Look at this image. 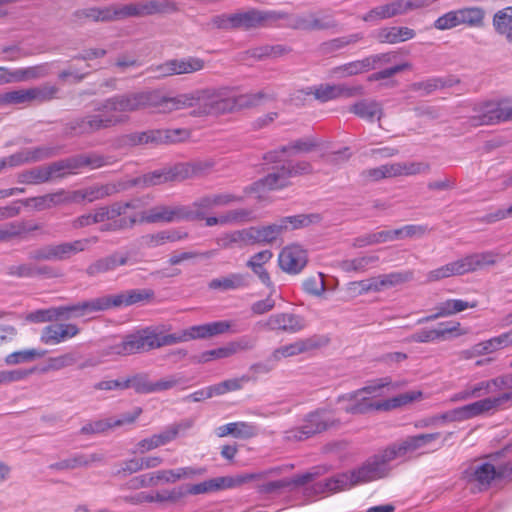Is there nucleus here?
<instances>
[{"label":"nucleus","mask_w":512,"mask_h":512,"mask_svg":"<svg viewBox=\"0 0 512 512\" xmlns=\"http://www.w3.org/2000/svg\"><path fill=\"white\" fill-rule=\"evenodd\" d=\"M138 109L155 108L159 113H171L185 108H194L193 116L202 117L219 115L244 108H252L264 101L271 100L272 94L264 91L257 93L231 95L228 88H208L191 94H181L175 97H163L156 91L137 92Z\"/></svg>","instance_id":"1"},{"label":"nucleus","mask_w":512,"mask_h":512,"mask_svg":"<svg viewBox=\"0 0 512 512\" xmlns=\"http://www.w3.org/2000/svg\"><path fill=\"white\" fill-rule=\"evenodd\" d=\"M141 97L137 92L114 95L93 102L94 114L70 121L66 126V134L70 136L91 134L108 129L128 121L127 113L138 111Z\"/></svg>","instance_id":"2"},{"label":"nucleus","mask_w":512,"mask_h":512,"mask_svg":"<svg viewBox=\"0 0 512 512\" xmlns=\"http://www.w3.org/2000/svg\"><path fill=\"white\" fill-rule=\"evenodd\" d=\"M394 459H396V447H389L352 471L339 473L315 483L313 491L316 494H333L377 480L387 475L389 462Z\"/></svg>","instance_id":"3"},{"label":"nucleus","mask_w":512,"mask_h":512,"mask_svg":"<svg viewBox=\"0 0 512 512\" xmlns=\"http://www.w3.org/2000/svg\"><path fill=\"white\" fill-rule=\"evenodd\" d=\"M392 385L389 378L378 379L357 391L341 395L338 397L340 409L349 414H366L371 411L390 410L411 403L421 398L420 391H410L400 394L392 399L374 402L369 396L376 393L379 389Z\"/></svg>","instance_id":"4"},{"label":"nucleus","mask_w":512,"mask_h":512,"mask_svg":"<svg viewBox=\"0 0 512 512\" xmlns=\"http://www.w3.org/2000/svg\"><path fill=\"white\" fill-rule=\"evenodd\" d=\"M487 459L465 470V478L479 492L487 490L496 479L512 480V445L490 454Z\"/></svg>","instance_id":"5"},{"label":"nucleus","mask_w":512,"mask_h":512,"mask_svg":"<svg viewBox=\"0 0 512 512\" xmlns=\"http://www.w3.org/2000/svg\"><path fill=\"white\" fill-rule=\"evenodd\" d=\"M178 339L176 333L164 334L158 327H147L125 337L113 347V352L118 355H131L177 344Z\"/></svg>","instance_id":"6"},{"label":"nucleus","mask_w":512,"mask_h":512,"mask_svg":"<svg viewBox=\"0 0 512 512\" xmlns=\"http://www.w3.org/2000/svg\"><path fill=\"white\" fill-rule=\"evenodd\" d=\"M497 255L498 254L493 251L466 255L461 259L429 271L427 274V281L435 282L451 276H460L471 273L483 269L486 266H492L497 262Z\"/></svg>","instance_id":"7"},{"label":"nucleus","mask_w":512,"mask_h":512,"mask_svg":"<svg viewBox=\"0 0 512 512\" xmlns=\"http://www.w3.org/2000/svg\"><path fill=\"white\" fill-rule=\"evenodd\" d=\"M97 237L62 242L58 244H47L29 252L28 257L33 261H65L73 255L86 250L91 243H96Z\"/></svg>","instance_id":"8"},{"label":"nucleus","mask_w":512,"mask_h":512,"mask_svg":"<svg viewBox=\"0 0 512 512\" xmlns=\"http://www.w3.org/2000/svg\"><path fill=\"white\" fill-rule=\"evenodd\" d=\"M241 200V196L226 192L203 195L190 205H185L186 221L202 220L214 209L229 206Z\"/></svg>","instance_id":"9"},{"label":"nucleus","mask_w":512,"mask_h":512,"mask_svg":"<svg viewBox=\"0 0 512 512\" xmlns=\"http://www.w3.org/2000/svg\"><path fill=\"white\" fill-rule=\"evenodd\" d=\"M311 172L312 166L309 162L300 161L293 163L292 161H286L261 179L258 185L267 190L282 189L290 184L292 177L309 174Z\"/></svg>","instance_id":"10"},{"label":"nucleus","mask_w":512,"mask_h":512,"mask_svg":"<svg viewBox=\"0 0 512 512\" xmlns=\"http://www.w3.org/2000/svg\"><path fill=\"white\" fill-rule=\"evenodd\" d=\"M263 473H243L235 476L216 477L201 483L191 484L185 491L191 495L207 494L223 489L239 487L245 483L263 478Z\"/></svg>","instance_id":"11"},{"label":"nucleus","mask_w":512,"mask_h":512,"mask_svg":"<svg viewBox=\"0 0 512 512\" xmlns=\"http://www.w3.org/2000/svg\"><path fill=\"white\" fill-rule=\"evenodd\" d=\"M189 166L175 165L170 168L154 170L144 175L135 177L127 182L128 187L147 188L170 181H182L189 178Z\"/></svg>","instance_id":"12"},{"label":"nucleus","mask_w":512,"mask_h":512,"mask_svg":"<svg viewBox=\"0 0 512 512\" xmlns=\"http://www.w3.org/2000/svg\"><path fill=\"white\" fill-rule=\"evenodd\" d=\"M334 420L325 410H319L307 415L301 427L293 428L285 432L287 440L302 441L311 436L321 433L331 427Z\"/></svg>","instance_id":"13"},{"label":"nucleus","mask_w":512,"mask_h":512,"mask_svg":"<svg viewBox=\"0 0 512 512\" xmlns=\"http://www.w3.org/2000/svg\"><path fill=\"white\" fill-rule=\"evenodd\" d=\"M203 68V60L189 57L186 59L169 60L158 65H151L146 69V72L152 73L154 78H164L172 75L194 73Z\"/></svg>","instance_id":"14"},{"label":"nucleus","mask_w":512,"mask_h":512,"mask_svg":"<svg viewBox=\"0 0 512 512\" xmlns=\"http://www.w3.org/2000/svg\"><path fill=\"white\" fill-rule=\"evenodd\" d=\"M187 136L184 129H158L130 134L128 140L132 145H160L176 143Z\"/></svg>","instance_id":"15"},{"label":"nucleus","mask_w":512,"mask_h":512,"mask_svg":"<svg viewBox=\"0 0 512 512\" xmlns=\"http://www.w3.org/2000/svg\"><path fill=\"white\" fill-rule=\"evenodd\" d=\"M256 325L267 331H282L289 334L298 333L306 326L304 318L293 313L272 314L267 319L258 321Z\"/></svg>","instance_id":"16"},{"label":"nucleus","mask_w":512,"mask_h":512,"mask_svg":"<svg viewBox=\"0 0 512 512\" xmlns=\"http://www.w3.org/2000/svg\"><path fill=\"white\" fill-rule=\"evenodd\" d=\"M460 323L455 321L441 322L434 329L422 328L415 333L411 334L407 340L416 343H429L439 340H445L448 334L456 333L462 335L465 332H460Z\"/></svg>","instance_id":"17"},{"label":"nucleus","mask_w":512,"mask_h":512,"mask_svg":"<svg viewBox=\"0 0 512 512\" xmlns=\"http://www.w3.org/2000/svg\"><path fill=\"white\" fill-rule=\"evenodd\" d=\"M103 311L105 306L102 296L60 306L61 321L87 317Z\"/></svg>","instance_id":"18"},{"label":"nucleus","mask_w":512,"mask_h":512,"mask_svg":"<svg viewBox=\"0 0 512 512\" xmlns=\"http://www.w3.org/2000/svg\"><path fill=\"white\" fill-rule=\"evenodd\" d=\"M80 333L78 325L58 322L45 326L40 334V341L45 345H58L76 337Z\"/></svg>","instance_id":"19"},{"label":"nucleus","mask_w":512,"mask_h":512,"mask_svg":"<svg viewBox=\"0 0 512 512\" xmlns=\"http://www.w3.org/2000/svg\"><path fill=\"white\" fill-rule=\"evenodd\" d=\"M142 220L147 223H173L186 221L185 205H157L142 215Z\"/></svg>","instance_id":"20"},{"label":"nucleus","mask_w":512,"mask_h":512,"mask_svg":"<svg viewBox=\"0 0 512 512\" xmlns=\"http://www.w3.org/2000/svg\"><path fill=\"white\" fill-rule=\"evenodd\" d=\"M55 155V149L49 146L24 148L12 155L2 158L6 167H18L24 164L35 163Z\"/></svg>","instance_id":"21"},{"label":"nucleus","mask_w":512,"mask_h":512,"mask_svg":"<svg viewBox=\"0 0 512 512\" xmlns=\"http://www.w3.org/2000/svg\"><path fill=\"white\" fill-rule=\"evenodd\" d=\"M506 120H512V107H501L498 103L489 102L482 105L478 113L471 117V124L492 125Z\"/></svg>","instance_id":"22"},{"label":"nucleus","mask_w":512,"mask_h":512,"mask_svg":"<svg viewBox=\"0 0 512 512\" xmlns=\"http://www.w3.org/2000/svg\"><path fill=\"white\" fill-rule=\"evenodd\" d=\"M325 340L319 336H312L304 339H298L293 343L283 345L275 349L271 354V359L280 361L282 358L297 356L317 349L325 344Z\"/></svg>","instance_id":"23"},{"label":"nucleus","mask_w":512,"mask_h":512,"mask_svg":"<svg viewBox=\"0 0 512 512\" xmlns=\"http://www.w3.org/2000/svg\"><path fill=\"white\" fill-rule=\"evenodd\" d=\"M154 292L150 289H130L114 295H105L103 297L105 311L111 308L131 306L150 300Z\"/></svg>","instance_id":"24"},{"label":"nucleus","mask_w":512,"mask_h":512,"mask_svg":"<svg viewBox=\"0 0 512 512\" xmlns=\"http://www.w3.org/2000/svg\"><path fill=\"white\" fill-rule=\"evenodd\" d=\"M494 390L500 392L497 396L485 398L491 411L506 409L512 406V373L494 378Z\"/></svg>","instance_id":"25"},{"label":"nucleus","mask_w":512,"mask_h":512,"mask_svg":"<svg viewBox=\"0 0 512 512\" xmlns=\"http://www.w3.org/2000/svg\"><path fill=\"white\" fill-rule=\"evenodd\" d=\"M278 263L284 272L298 274L307 264V253L299 245L287 246L281 250Z\"/></svg>","instance_id":"26"},{"label":"nucleus","mask_w":512,"mask_h":512,"mask_svg":"<svg viewBox=\"0 0 512 512\" xmlns=\"http://www.w3.org/2000/svg\"><path fill=\"white\" fill-rule=\"evenodd\" d=\"M170 5L171 3H164L155 0H151L145 3L127 4L123 6L114 5V15L116 20H121L128 17H140L162 12L166 7Z\"/></svg>","instance_id":"27"},{"label":"nucleus","mask_w":512,"mask_h":512,"mask_svg":"<svg viewBox=\"0 0 512 512\" xmlns=\"http://www.w3.org/2000/svg\"><path fill=\"white\" fill-rule=\"evenodd\" d=\"M363 87L348 86L345 84H325L315 88L314 96L321 102H328L338 98H351L363 95Z\"/></svg>","instance_id":"28"},{"label":"nucleus","mask_w":512,"mask_h":512,"mask_svg":"<svg viewBox=\"0 0 512 512\" xmlns=\"http://www.w3.org/2000/svg\"><path fill=\"white\" fill-rule=\"evenodd\" d=\"M135 261H131L128 254L121 252H114L108 256L102 257L91 263L86 268V274L90 277H95L99 274L112 272L119 266L127 264H134Z\"/></svg>","instance_id":"29"},{"label":"nucleus","mask_w":512,"mask_h":512,"mask_svg":"<svg viewBox=\"0 0 512 512\" xmlns=\"http://www.w3.org/2000/svg\"><path fill=\"white\" fill-rule=\"evenodd\" d=\"M0 71L7 72L8 76L2 75L0 80L3 82H23L29 80L41 79L49 75L50 63H42L35 66L17 68L9 70L7 68H0Z\"/></svg>","instance_id":"30"},{"label":"nucleus","mask_w":512,"mask_h":512,"mask_svg":"<svg viewBox=\"0 0 512 512\" xmlns=\"http://www.w3.org/2000/svg\"><path fill=\"white\" fill-rule=\"evenodd\" d=\"M182 427V424H173L157 434H153L148 438L140 440L136 444L135 452L143 454L172 442L176 439Z\"/></svg>","instance_id":"31"},{"label":"nucleus","mask_w":512,"mask_h":512,"mask_svg":"<svg viewBox=\"0 0 512 512\" xmlns=\"http://www.w3.org/2000/svg\"><path fill=\"white\" fill-rule=\"evenodd\" d=\"M321 474L320 469L317 468L313 472H307L304 474L296 475L291 479H281L276 481H271L268 483H264L258 486V492L261 494H272L276 493L279 490L289 487V486H301L305 485L311 481H313L316 477Z\"/></svg>","instance_id":"32"},{"label":"nucleus","mask_w":512,"mask_h":512,"mask_svg":"<svg viewBox=\"0 0 512 512\" xmlns=\"http://www.w3.org/2000/svg\"><path fill=\"white\" fill-rule=\"evenodd\" d=\"M104 456L98 453L84 454L75 453L70 457L51 464L49 467L52 470H72L76 468H87L92 466L94 463H102Z\"/></svg>","instance_id":"33"},{"label":"nucleus","mask_w":512,"mask_h":512,"mask_svg":"<svg viewBox=\"0 0 512 512\" xmlns=\"http://www.w3.org/2000/svg\"><path fill=\"white\" fill-rule=\"evenodd\" d=\"M317 146V142L312 138H303L295 140L286 146H282L278 150L267 153L265 159L267 161L278 162L282 160V155H294L298 153H307Z\"/></svg>","instance_id":"34"},{"label":"nucleus","mask_w":512,"mask_h":512,"mask_svg":"<svg viewBox=\"0 0 512 512\" xmlns=\"http://www.w3.org/2000/svg\"><path fill=\"white\" fill-rule=\"evenodd\" d=\"M117 191L114 184L91 186L70 192L71 203H79L81 201L93 202L113 195Z\"/></svg>","instance_id":"35"},{"label":"nucleus","mask_w":512,"mask_h":512,"mask_svg":"<svg viewBox=\"0 0 512 512\" xmlns=\"http://www.w3.org/2000/svg\"><path fill=\"white\" fill-rule=\"evenodd\" d=\"M440 436L441 434L439 432L409 436L401 443L393 445L392 447H396L397 458L405 455L407 452H412L430 445L432 442L438 440Z\"/></svg>","instance_id":"36"},{"label":"nucleus","mask_w":512,"mask_h":512,"mask_svg":"<svg viewBox=\"0 0 512 512\" xmlns=\"http://www.w3.org/2000/svg\"><path fill=\"white\" fill-rule=\"evenodd\" d=\"M251 243L253 245H267L275 242L281 234L282 226L277 224V221L262 226L248 227Z\"/></svg>","instance_id":"37"},{"label":"nucleus","mask_w":512,"mask_h":512,"mask_svg":"<svg viewBox=\"0 0 512 512\" xmlns=\"http://www.w3.org/2000/svg\"><path fill=\"white\" fill-rule=\"evenodd\" d=\"M403 14H405V12L402 0H395L393 2L374 7L362 16V20L365 22L374 23Z\"/></svg>","instance_id":"38"},{"label":"nucleus","mask_w":512,"mask_h":512,"mask_svg":"<svg viewBox=\"0 0 512 512\" xmlns=\"http://www.w3.org/2000/svg\"><path fill=\"white\" fill-rule=\"evenodd\" d=\"M249 285V276L243 273H230L226 276L214 278L208 283L211 290L230 291L245 288Z\"/></svg>","instance_id":"39"},{"label":"nucleus","mask_w":512,"mask_h":512,"mask_svg":"<svg viewBox=\"0 0 512 512\" xmlns=\"http://www.w3.org/2000/svg\"><path fill=\"white\" fill-rule=\"evenodd\" d=\"M449 411L452 422L465 421L484 413L491 412L485 398Z\"/></svg>","instance_id":"40"},{"label":"nucleus","mask_w":512,"mask_h":512,"mask_svg":"<svg viewBox=\"0 0 512 512\" xmlns=\"http://www.w3.org/2000/svg\"><path fill=\"white\" fill-rule=\"evenodd\" d=\"M476 306L477 301L468 302L462 299H448L438 306V312L436 314L420 319L419 323L434 320L443 316H450L468 308H475Z\"/></svg>","instance_id":"41"},{"label":"nucleus","mask_w":512,"mask_h":512,"mask_svg":"<svg viewBox=\"0 0 512 512\" xmlns=\"http://www.w3.org/2000/svg\"><path fill=\"white\" fill-rule=\"evenodd\" d=\"M217 244L223 249L252 246L248 227L223 234L217 239Z\"/></svg>","instance_id":"42"},{"label":"nucleus","mask_w":512,"mask_h":512,"mask_svg":"<svg viewBox=\"0 0 512 512\" xmlns=\"http://www.w3.org/2000/svg\"><path fill=\"white\" fill-rule=\"evenodd\" d=\"M7 273L19 278H32L36 276H51L52 268L49 266H38L33 263H23L11 265L7 268Z\"/></svg>","instance_id":"43"},{"label":"nucleus","mask_w":512,"mask_h":512,"mask_svg":"<svg viewBox=\"0 0 512 512\" xmlns=\"http://www.w3.org/2000/svg\"><path fill=\"white\" fill-rule=\"evenodd\" d=\"M34 207L37 210H46L56 206L71 203L70 192L59 190L54 193L32 198Z\"/></svg>","instance_id":"44"},{"label":"nucleus","mask_w":512,"mask_h":512,"mask_svg":"<svg viewBox=\"0 0 512 512\" xmlns=\"http://www.w3.org/2000/svg\"><path fill=\"white\" fill-rule=\"evenodd\" d=\"M216 434L219 437L232 435L236 438H250L256 434V428L247 422H231L219 426Z\"/></svg>","instance_id":"45"},{"label":"nucleus","mask_w":512,"mask_h":512,"mask_svg":"<svg viewBox=\"0 0 512 512\" xmlns=\"http://www.w3.org/2000/svg\"><path fill=\"white\" fill-rule=\"evenodd\" d=\"M493 27L498 34L512 43V6L505 7L494 14Z\"/></svg>","instance_id":"46"},{"label":"nucleus","mask_w":512,"mask_h":512,"mask_svg":"<svg viewBox=\"0 0 512 512\" xmlns=\"http://www.w3.org/2000/svg\"><path fill=\"white\" fill-rule=\"evenodd\" d=\"M350 112L360 118L373 121L375 118H381V105L374 100H361L350 107Z\"/></svg>","instance_id":"47"},{"label":"nucleus","mask_w":512,"mask_h":512,"mask_svg":"<svg viewBox=\"0 0 512 512\" xmlns=\"http://www.w3.org/2000/svg\"><path fill=\"white\" fill-rule=\"evenodd\" d=\"M379 260L377 255H365L353 259H346L340 262L339 267L342 271L351 273L365 272L370 266L376 264Z\"/></svg>","instance_id":"48"},{"label":"nucleus","mask_w":512,"mask_h":512,"mask_svg":"<svg viewBox=\"0 0 512 512\" xmlns=\"http://www.w3.org/2000/svg\"><path fill=\"white\" fill-rule=\"evenodd\" d=\"M73 160L76 169L79 170L83 167H89L91 169L101 168L103 166L111 164L112 157L104 156L98 153L79 154L73 156Z\"/></svg>","instance_id":"49"},{"label":"nucleus","mask_w":512,"mask_h":512,"mask_svg":"<svg viewBox=\"0 0 512 512\" xmlns=\"http://www.w3.org/2000/svg\"><path fill=\"white\" fill-rule=\"evenodd\" d=\"M27 90L29 103H45L55 99L59 93V88L49 83L27 88Z\"/></svg>","instance_id":"50"},{"label":"nucleus","mask_w":512,"mask_h":512,"mask_svg":"<svg viewBox=\"0 0 512 512\" xmlns=\"http://www.w3.org/2000/svg\"><path fill=\"white\" fill-rule=\"evenodd\" d=\"M136 206L132 202H116L111 206H103L95 210L96 220L99 223L113 220L126 212L128 208H135Z\"/></svg>","instance_id":"51"},{"label":"nucleus","mask_w":512,"mask_h":512,"mask_svg":"<svg viewBox=\"0 0 512 512\" xmlns=\"http://www.w3.org/2000/svg\"><path fill=\"white\" fill-rule=\"evenodd\" d=\"M49 181L63 178L77 171L73 156L46 165Z\"/></svg>","instance_id":"52"},{"label":"nucleus","mask_w":512,"mask_h":512,"mask_svg":"<svg viewBox=\"0 0 512 512\" xmlns=\"http://www.w3.org/2000/svg\"><path fill=\"white\" fill-rule=\"evenodd\" d=\"M369 71V61L366 58L352 61L333 68L332 73L338 78L350 77Z\"/></svg>","instance_id":"53"},{"label":"nucleus","mask_w":512,"mask_h":512,"mask_svg":"<svg viewBox=\"0 0 512 512\" xmlns=\"http://www.w3.org/2000/svg\"><path fill=\"white\" fill-rule=\"evenodd\" d=\"M381 291L399 286L413 278L412 271H394L378 276Z\"/></svg>","instance_id":"54"},{"label":"nucleus","mask_w":512,"mask_h":512,"mask_svg":"<svg viewBox=\"0 0 512 512\" xmlns=\"http://www.w3.org/2000/svg\"><path fill=\"white\" fill-rule=\"evenodd\" d=\"M45 353V351L35 348L14 351L5 357V363L8 365L28 363L36 359L42 358L45 355Z\"/></svg>","instance_id":"55"},{"label":"nucleus","mask_w":512,"mask_h":512,"mask_svg":"<svg viewBox=\"0 0 512 512\" xmlns=\"http://www.w3.org/2000/svg\"><path fill=\"white\" fill-rule=\"evenodd\" d=\"M79 360V354L75 351H69L64 354L50 357L47 360V366L44 370L58 371L66 367L75 365Z\"/></svg>","instance_id":"56"},{"label":"nucleus","mask_w":512,"mask_h":512,"mask_svg":"<svg viewBox=\"0 0 512 512\" xmlns=\"http://www.w3.org/2000/svg\"><path fill=\"white\" fill-rule=\"evenodd\" d=\"M395 174L397 176H410L425 174L430 170V165L426 162H398L394 163Z\"/></svg>","instance_id":"57"},{"label":"nucleus","mask_w":512,"mask_h":512,"mask_svg":"<svg viewBox=\"0 0 512 512\" xmlns=\"http://www.w3.org/2000/svg\"><path fill=\"white\" fill-rule=\"evenodd\" d=\"M27 320L33 323L61 321L60 306L35 310L27 315Z\"/></svg>","instance_id":"58"},{"label":"nucleus","mask_w":512,"mask_h":512,"mask_svg":"<svg viewBox=\"0 0 512 512\" xmlns=\"http://www.w3.org/2000/svg\"><path fill=\"white\" fill-rule=\"evenodd\" d=\"M313 14L314 13L289 14L287 22L282 23L279 26L295 30L312 31Z\"/></svg>","instance_id":"59"},{"label":"nucleus","mask_w":512,"mask_h":512,"mask_svg":"<svg viewBox=\"0 0 512 512\" xmlns=\"http://www.w3.org/2000/svg\"><path fill=\"white\" fill-rule=\"evenodd\" d=\"M237 29H251L261 26L260 10L251 9L245 12L235 13Z\"/></svg>","instance_id":"60"},{"label":"nucleus","mask_w":512,"mask_h":512,"mask_svg":"<svg viewBox=\"0 0 512 512\" xmlns=\"http://www.w3.org/2000/svg\"><path fill=\"white\" fill-rule=\"evenodd\" d=\"M460 25L479 26L484 19V11L478 7L458 9Z\"/></svg>","instance_id":"61"},{"label":"nucleus","mask_w":512,"mask_h":512,"mask_svg":"<svg viewBox=\"0 0 512 512\" xmlns=\"http://www.w3.org/2000/svg\"><path fill=\"white\" fill-rule=\"evenodd\" d=\"M37 227L27 228L21 222H8L0 225V242H7L22 235L23 233L36 229Z\"/></svg>","instance_id":"62"},{"label":"nucleus","mask_w":512,"mask_h":512,"mask_svg":"<svg viewBox=\"0 0 512 512\" xmlns=\"http://www.w3.org/2000/svg\"><path fill=\"white\" fill-rule=\"evenodd\" d=\"M250 380V376L243 375L239 378L227 379L220 383L214 384L213 387L215 394L216 396H220L228 392L240 390L243 388L244 384L248 383Z\"/></svg>","instance_id":"63"},{"label":"nucleus","mask_w":512,"mask_h":512,"mask_svg":"<svg viewBox=\"0 0 512 512\" xmlns=\"http://www.w3.org/2000/svg\"><path fill=\"white\" fill-rule=\"evenodd\" d=\"M221 215L224 226L242 224L253 219L252 211L245 208L232 209L222 213Z\"/></svg>","instance_id":"64"}]
</instances>
